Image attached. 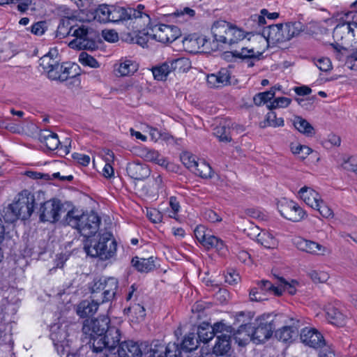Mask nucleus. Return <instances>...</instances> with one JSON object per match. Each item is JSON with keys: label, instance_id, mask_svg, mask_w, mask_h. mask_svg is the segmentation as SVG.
Masks as SVG:
<instances>
[{"label": "nucleus", "instance_id": "f257e3e1", "mask_svg": "<svg viewBox=\"0 0 357 357\" xmlns=\"http://www.w3.org/2000/svg\"><path fill=\"white\" fill-rule=\"evenodd\" d=\"M110 319L107 316H100L97 319H86L84 321L82 332L85 338L89 339V344L93 352L104 351L106 357L114 351L119 344L121 333L115 326H109Z\"/></svg>", "mask_w": 357, "mask_h": 357}, {"label": "nucleus", "instance_id": "f03ea898", "mask_svg": "<svg viewBox=\"0 0 357 357\" xmlns=\"http://www.w3.org/2000/svg\"><path fill=\"white\" fill-rule=\"evenodd\" d=\"M57 34L62 38L75 36V38L69 43V47L73 49L93 50L97 47L96 40L98 38V33L86 24L73 26L69 19L59 24Z\"/></svg>", "mask_w": 357, "mask_h": 357}, {"label": "nucleus", "instance_id": "7ed1b4c3", "mask_svg": "<svg viewBox=\"0 0 357 357\" xmlns=\"http://www.w3.org/2000/svg\"><path fill=\"white\" fill-rule=\"evenodd\" d=\"M84 250L87 255L106 261L116 256L117 243L111 232L105 231L85 239Z\"/></svg>", "mask_w": 357, "mask_h": 357}, {"label": "nucleus", "instance_id": "20e7f679", "mask_svg": "<svg viewBox=\"0 0 357 357\" xmlns=\"http://www.w3.org/2000/svg\"><path fill=\"white\" fill-rule=\"evenodd\" d=\"M35 197L27 190H22L3 211V219L13 223L18 219L27 220L34 211Z\"/></svg>", "mask_w": 357, "mask_h": 357}, {"label": "nucleus", "instance_id": "39448f33", "mask_svg": "<svg viewBox=\"0 0 357 357\" xmlns=\"http://www.w3.org/2000/svg\"><path fill=\"white\" fill-rule=\"evenodd\" d=\"M66 222L68 225L76 229L86 239L96 236V234L99 229L100 218L93 212L83 213L79 215L77 211L71 210L66 215Z\"/></svg>", "mask_w": 357, "mask_h": 357}, {"label": "nucleus", "instance_id": "423d86ee", "mask_svg": "<svg viewBox=\"0 0 357 357\" xmlns=\"http://www.w3.org/2000/svg\"><path fill=\"white\" fill-rule=\"evenodd\" d=\"M118 287L119 281L116 278H100L94 281L91 287V298L102 303L112 301L115 298Z\"/></svg>", "mask_w": 357, "mask_h": 357}, {"label": "nucleus", "instance_id": "0eeeda50", "mask_svg": "<svg viewBox=\"0 0 357 357\" xmlns=\"http://www.w3.org/2000/svg\"><path fill=\"white\" fill-rule=\"evenodd\" d=\"M351 29L349 22H344L338 23L333 29L334 42L331 45L336 59H340L342 52H346L347 47L344 45L352 42Z\"/></svg>", "mask_w": 357, "mask_h": 357}, {"label": "nucleus", "instance_id": "6e6552de", "mask_svg": "<svg viewBox=\"0 0 357 357\" xmlns=\"http://www.w3.org/2000/svg\"><path fill=\"white\" fill-rule=\"evenodd\" d=\"M275 330L273 320L270 316H261L252 324V340L257 343H262L268 340Z\"/></svg>", "mask_w": 357, "mask_h": 357}, {"label": "nucleus", "instance_id": "1a4fd4ad", "mask_svg": "<svg viewBox=\"0 0 357 357\" xmlns=\"http://www.w3.org/2000/svg\"><path fill=\"white\" fill-rule=\"evenodd\" d=\"M277 206L283 218L294 222L303 220L307 215L303 208L293 200L282 198L278 201Z\"/></svg>", "mask_w": 357, "mask_h": 357}, {"label": "nucleus", "instance_id": "9d476101", "mask_svg": "<svg viewBox=\"0 0 357 357\" xmlns=\"http://www.w3.org/2000/svg\"><path fill=\"white\" fill-rule=\"evenodd\" d=\"M151 31L152 33L150 35L152 36V38L162 43H172L181 35L178 26L164 24L154 25Z\"/></svg>", "mask_w": 357, "mask_h": 357}, {"label": "nucleus", "instance_id": "9b49d317", "mask_svg": "<svg viewBox=\"0 0 357 357\" xmlns=\"http://www.w3.org/2000/svg\"><path fill=\"white\" fill-rule=\"evenodd\" d=\"M194 234L197 240L207 249L215 248L221 251L225 248L224 241L214 235L208 234L204 225H198L195 229Z\"/></svg>", "mask_w": 357, "mask_h": 357}, {"label": "nucleus", "instance_id": "f8f14e48", "mask_svg": "<svg viewBox=\"0 0 357 357\" xmlns=\"http://www.w3.org/2000/svg\"><path fill=\"white\" fill-rule=\"evenodd\" d=\"M149 347L147 342H138L128 340L119 344L116 354L118 357H142Z\"/></svg>", "mask_w": 357, "mask_h": 357}, {"label": "nucleus", "instance_id": "ddd939ff", "mask_svg": "<svg viewBox=\"0 0 357 357\" xmlns=\"http://www.w3.org/2000/svg\"><path fill=\"white\" fill-rule=\"evenodd\" d=\"M62 205L59 201L50 200L45 202L40 208V220L41 222L54 223L60 218Z\"/></svg>", "mask_w": 357, "mask_h": 357}, {"label": "nucleus", "instance_id": "4468645a", "mask_svg": "<svg viewBox=\"0 0 357 357\" xmlns=\"http://www.w3.org/2000/svg\"><path fill=\"white\" fill-rule=\"evenodd\" d=\"M257 287L252 288L250 291V298L253 301H260L264 300L261 294L266 292H270L275 296L282 295V287L274 286L270 281L262 280L258 281Z\"/></svg>", "mask_w": 357, "mask_h": 357}, {"label": "nucleus", "instance_id": "2eb2a0df", "mask_svg": "<svg viewBox=\"0 0 357 357\" xmlns=\"http://www.w3.org/2000/svg\"><path fill=\"white\" fill-rule=\"evenodd\" d=\"M300 339L307 346L318 349L324 344L323 335L317 329L310 327H305L301 331Z\"/></svg>", "mask_w": 357, "mask_h": 357}, {"label": "nucleus", "instance_id": "dca6fc26", "mask_svg": "<svg viewBox=\"0 0 357 357\" xmlns=\"http://www.w3.org/2000/svg\"><path fill=\"white\" fill-rule=\"evenodd\" d=\"M231 24L224 21H216L212 26L211 31L214 40L221 45L227 44V34L230 29Z\"/></svg>", "mask_w": 357, "mask_h": 357}, {"label": "nucleus", "instance_id": "f3484780", "mask_svg": "<svg viewBox=\"0 0 357 357\" xmlns=\"http://www.w3.org/2000/svg\"><path fill=\"white\" fill-rule=\"evenodd\" d=\"M326 318L328 321L337 326H343L346 323V316L340 311L337 303H329L325 307Z\"/></svg>", "mask_w": 357, "mask_h": 357}, {"label": "nucleus", "instance_id": "a211bd4d", "mask_svg": "<svg viewBox=\"0 0 357 357\" xmlns=\"http://www.w3.org/2000/svg\"><path fill=\"white\" fill-rule=\"evenodd\" d=\"M138 70V64L133 60L127 58L121 59L114 65L116 75L121 77L133 75Z\"/></svg>", "mask_w": 357, "mask_h": 357}, {"label": "nucleus", "instance_id": "6ab92c4d", "mask_svg": "<svg viewBox=\"0 0 357 357\" xmlns=\"http://www.w3.org/2000/svg\"><path fill=\"white\" fill-rule=\"evenodd\" d=\"M231 74L227 68H221L218 73L207 76V84L211 88H218L230 83Z\"/></svg>", "mask_w": 357, "mask_h": 357}, {"label": "nucleus", "instance_id": "aec40b11", "mask_svg": "<svg viewBox=\"0 0 357 357\" xmlns=\"http://www.w3.org/2000/svg\"><path fill=\"white\" fill-rule=\"evenodd\" d=\"M128 175L135 180H143L150 175V169L146 165L139 162H129L126 167Z\"/></svg>", "mask_w": 357, "mask_h": 357}, {"label": "nucleus", "instance_id": "412c9836", "mask_svg": "<svg viewBox=\"0 0 357 357\" xmlns=\"http://www.w3.org/2000/svg\"><path fill=\"white\" fill-rule=\"evenodd\" d=\"M40 66L43 68L47 75L49 79H56V73L53 70L54 68H58L59 60L56 57L54 58L51 52L44 55L40 59ZM59 78V77H57Z\"/></svg>", "mask_w": 357, "mask_h": 357}, {"label": "nucleus", "instance_id": "4be33fe9", "mask_svg": "<svg viewBox=\"0 0 357 357\" xmlns=\"http://www.w3.org/2000/svg\"><path fill=\"white\" fill-rule=\"evenodd\" d=\"M296 244L299 250L313 255H324L327 251V248L324 245L304 238L299 239Z\"/></svg>", "mask_w": 357, "mask_h": 357}, {"label": "nucleus", "instance_id": "5701e85b", "mask_svg": "<svg viewBox=\"0 0 357 357\" xmlns=\"http://www.w3.org/2000/svg\"><path fill=\"white\" fill-rule=\"evenodd\" d=\"M38 139L49 150L54 151L57 149L61 150L62 149V146L59 148L61 142L57 134L49 130H41L39 133Z\"/></svg>", "mask_w": 357, "mask_h": 357}, {"label": "nucleus", "instance_id": "b1692460", "mask_svg": "<svg viewBox=\"0 0 357 357\" xmlns=\"http://www.w3.org/2000/svg\"><path fill=\"white\" fill-rule=\"evenodd\" d=\"M298 194L299 197L311 208L317 206L318 201L321 198L318 192L307 186L301 188Z\"/></svg>", "mask_w": 357, "mask_h": 357}, {"label": "nucleus", "instance_id": "393cba45", "mask_svg": "<svg viewBox=\"0 0 357 357\" xmlns=\"http://www.w3.org/2000/svg\"><path fill=\"white\" fill-rule=\"evenodd\" d=\"M262 36L267 43H283L285 38L281 36V24L268 25L262 31Z\"/></svg>", "mask_w": 357, "mask_h": 357}, {"label": "nucleus", "instance_id": "a878e982", "mask_svg": "<svg viewBox=\"0 0 357 357\" xmlns=\"http://www.w3.org/2000/svg\"><path fill=\"white\" fill-rule=\"evenodd\" d=\"M234 339L240 346L246 345L250 340H252V324H245L239 326L234 333Z\"/></svg>", "mask_w": 357, "mask_h": 357}, {"label": "nucleus", "instance_id": "bb28decb", "mask_svg": "<svg viewBox=\"0 0 357 357\" xmlns=\"http://www.w3.org/2000/svg\"><path fill=\"white\" fill-rule=\"evenodd\" d=\"M50 337L57 349H59V347L62 348L63 355L65 354V352H68V350H66L69 347L68 340H67V333L66 330L58 328L56 331H54L51 333Z\"/></svg>", "mask_w": 357, "mask_h": 357}, {"label": "nucleus", "instance_id": "cd10ccee", "mask_svg": "<svg viewBox=\"0 0 357 357\" xmlns=\"http://www.w3.org/2000/svg\"><path fill=\"white\" fill-rule=\"evenodd\" d=\"M298 329L296 326H284L275 331V337L281 342L290 343L298 335Z\"/></svg>", "mask_w": 357, "mask_h": 357}, {"label": "nucleus", "instance_id": "c85d7f7f", "mask_svg": "<svg viewBox=\"0 0 357 357\" xmlns=\"http://www.w3.org/2000/svg\"><path fill=\"white\" fill-rule=\"evenodd\" d=\"M131 263L132 266L142 273L150 272L155 267V260L153 257L146 259L135 257L132 259Z\"/></svg>", "mask_w": 357, "mask_h": 357}, {"label": "nucleus", "instance_id": "c756f323", "mask_svg": "<svg viewBox=\"0 0 357 357\" xmlns=\"http://www.w3.org/2000/svg\"><path fill=\"white\" fill-rule=\"evenodd\" d=\"M100 303L99 301H95L93 298H92L91 302L84 301L78 305L77 313L81 317L93 315L98 310Z\"/></svg>", "mask_w": 357, "mask_h": 357}, {"label": "nucleus", "instance_id": "7c9ffc66", "mask_svg": "<svg viewBox=\"0 0 357 357\" xmlns=\"http://www.w3.org/2000/svg\"><path fill=\"white\" fill-rule=\"evenodd\" d=\"M231 336L229 334H220L217 335V340L213 347L214 352L219 356L226 354L230 349Z\"/></svg>", "mask_w": 357, "mask_h": 357}, {"label": "nucleus", "instance_id": "2f4dec72", "mask_svg": "<svg viewBox=\"0 0 357 357\" xmlns=\"http://www.w3.org/2000/svg\"><path fill=\"white\" fill-rule=\"evenodd\" d=\"M142 156L146 161L154 162L161 167H167V160L165 157L161 155L157 151L145 149L142 151Z\"/></svg>", "mask_w": 357, "mask_h": 357}, {"label": "nucleus", "instance_id": "473e14b6", "mask_svg": "<svg viewBox=\"0 0 357 357\" xmlns=\"http://www.w3.org/2000/svg\"><path fill=\"white\" fill-rule=\"evenodd\" d=\"M111 5L100 4L92 13L91 16L93 20L100 23L109 22Z\"/></svg>", "mask_w": 357, "mask_h": 357}, {"label": "nucleus", "instance_id": "72a5a7b5", "mask_svg": "<svg viewBox=\"0 0 357 357\" xmlns=\"http://www.w3.org/2000/svg\"><path fill=\"white\" fill-rule=\"evenodd\" d=\"M172 66L169 61L153 67L152 73L154 78L159 81L165 80L168 75L172 72Z\"/></svg>", "mask_w": 357, "mask_h": 357}, {"label": "nucleus", "instance_id": "f704fd0d", "mask_svg": "<svg viewBox=\"0 0 357 357\" xmlns=\"http://www.w3.org/2000/svg\"><path fill=\"white\" fill-rule=\"evenodd\" d=\"M294 126L297 130L308 137H312L315 134L312 126L305 119L301 116H296L294 120Z\"/></svg>", "mask_w": 357, "mask_h": 357}, {"label": "nucleus", "instance_id": "c9c22d12", "mask_svg": "<svg viewBox=\"0 0 357 357\" xmlns=\"http://www.w3.org/2000/svg\"><path fill=\"white\" fill-rule=\"evenodd\" d=\"M340 61L344 62V64L351 70H357V49L349 50L348 48L346 52H342Z\"/></svg>", "mask_w": 357, "mask_h": 357}, {"label": "nucleus", "instance_id": "e433bc0d", "mask_svg": "<svg viewBox=\"0 0 357 357\" xmlns=\"http://www.w3.org/2000/svg\"><path fill=\"white\" fill-rule=\"evenodd\" d=\"M257 241L268 249H273L278 245L277 239L268 231H263L257 236Z\"/></svg>", "mask_w": 357, "mask_h": 357}, {"label": "nucleus", "instance_id": "4c0bfd02", "mask_svg": "<svg viewBox=\"0 0 357 357\" xmlns=\"http://www.w3.org/2000/svg\"><path fill=\"white\" fill-rule=\"evenodd\" d=\"M229 126L230 122L225 121L223 123H221L215 128L214 135L220 141L229 142L231 140Z\"/></svg>", "mask_w": 357, "mask_h": 357}, {"label": "nucleus", "instance_id": "58836bf2", "mask_svg": "<svg viewBox=\"0 0 357 357\" xmlns=\"http://www.w3.org/2000/svg\"><path fill=\"white\" fill-rule=\"evenodd\" d=\"M144 9V6L142 4H139L137 6V8H133L130 7L126 8V11L128 14H126V21L132 19H144V22H149L150 17L149 15L143 11Z\"/></svg>", "mask_w": 357, "mask_h": 357}, {"label": "nucleus", "instance_id": "ea45409f", "mask_svg": "<svg viewBox=\"0 0 357 357\" xmlns=\"http://www.w3.org/2000/svg\"><path fill=\"white\" fill-rule=\"evenodd\" d=\"M227 36L228 38L227 45H231L243 40L246 37V34L243 29L231 24Z\"/></svg>", "mask_w": 357, "mask_h": 357}, {"label": "nucleus", "instance_id": "a19ab883", "mask_svg": "<svg viewBox=\"0 0 357 357\" xmlns=\"http://www.w3.org/2000/svg\"><path fill=\"white\" fill-rule=\"evenodd\" d=\"M58 66L61 68H58L56 70V68H53V70L56 73V77H59V78L56 79H50L51 80L59 81V82H65L70 77L71 74V70L73 66L69 63H58Z\"/></svg>", "mask_w": 357, "mask_h": 357}, {"label": "nucleus", "instance_id": "79ce46f5", "mask_svg": "<svg viewBox=\"0 0 357 357\" xmlns=\"http://www.w3.org/2000/svg\"><path fill=\"white\" fill-rule=\"evenodd\" d=\"M126 8L111 5L109 22L116 23L121 21H126Z\"/></svg>", "mask_w": 357, "mask_h": 357}, {"label": "nucleus", "instance_id": "37998d69", "mask_svg": "<svg viewBox=\"0 0 357 357\" xmlns=\"http://www.w3.org/2000/svg\"><path fill=\"white\" fill-rule=\"evenodd\" d=\"M172 66V71L177 73H184L188 70L191 67L190 60L185 57H180L176 59L169 60Z\"/></svg>", "mask_w": 357, "mask_h": 357}, {"label": "nucleus", "instance_id": "c03bdc74", "mask_svg": "<svg viewBox=\"0 0 357 357\" xmlns=\"http://www.w3.org/2000/svg\"><path fill=\"white\" fill-rule=\"evenodd\" d=\"M232 54L234 57L245 60L246 59H260L262 52H255L253 48L243 47L240 51L235 50L232 52Z\"/></svg>", "mask_w": 357, "mask_h": 357}, {"label": "nucleus", "instance_id": "a18cd8bd", "mask_svg": "<svg viewBox=\"0 0 357 357\" xmlns=\"http://www.w3.org/2000/svg\"><path fill=\"white\" fill-rule=\"evenodd\" d=\"M198 340L204 343H207L215 336L214 332L211 328V326L204 324L200 326L197 329V333Z\"/></svg>", "mask_w": 357, "mask_h": 357}, {"label": "nucleus", "instance_id": "49530a36", "mask_svg": "<svg viewBox=\"0 0 357 357\" xmlns=\"http://www.w3.org/2000/svg\"><path fill=\"white\" fill-rule=\"evenodd\" d=\"M197 335L191 333L185 336L183 342L181 344V349L185 351H191L197 348L198 337Z\"/></svg>", "mask_w": 357, "mask_h": 357}, {"label": "nucleus", "instance_id": "de8ad7c7", "mask_svg": "<svg viewBox=\"0 0 357 357\" xmlns=\"http://www.w3.org/2000/svg\"><path fill=\"white\" fill-rule=\"evenodd\" d=\"M197 167L192 171L195 174L203 178H210L213 176L211 167L204 160L198 161Z\"/></svg>", "mask_w": 357, "mask_h": 357}, {"label": "nucleus", "instance_id": "09e8293b", "mask_svg": "<svg viewBox=\"0 0 357 357\" xmlns=\"http://www.w3.org/2000/svg\"><path fill=\"white\" fill-rule=\"evenodd\" d=\"M275 95V88H271L269 91L258 93L253 98L254 103L257 106H260L267 103L268 101L271 102V100L274 98Z\"/></svg>", "mask_w": 357, "mask_h": 357}, {"label": "nucleus", "instance_id": "8fccbe9b", "mask_svg": "<svg viewBox=\"0 0 357 357\" xmlns=\"http://www.w3.org/2000/svg\"><path fill=\"white\" fill-rule=\"evenodd\" d=\"M304 29L303 24L300 22H288L285 24L284 31H287L286 38L291 39L298 36Z\"/></svg>", "mask_w": 357, "mask_h": 357}, {"label": "nucleus", "instance_id": "3c124183", "mask_svg": "<svg viewBox=\"0 0 357 357\" xmlns=\"http://www.w3.org/2000/svg\"><path fill=\"white\" fill-rule=\"evenodd\" d=\"M124 312L133 314L137 320H142L146 316L144 307L139 303H134L125 308Z\"/></svg>", "mask_w": 357, "mask_h": 357}, {"label": "nucleus", "instance_id": "603ef678", "mask_svg": "<svg viewBox=\"0 0 357 357\" xmlns=\"http://www.w3.org/2000/svg\"><path fill=\"white\" fill-rule=\"evenodd\" d=\"M278 287H282V294L284 291H287L290 295H294L296 293V286L298 282L296 280H292L291 282L287 281L283 278H279Z\"/></svg>", "mask_w": 357, "mask_h": 357}, {"label": "nucleus", "instance_id": "864d4df0", "mask_svg": "<svg viewBox=\"0 0 357 357\" xmlns=\"http://www.w3.org/2000/svg\"><path fill=\"white\" fill-rule=\"evenodd\" d=\"M143 355L146 357H167L166 348L164 349L163 346L161 345H155L153 348L152 346L149 345Z\"/></svg>", "mask_w": 357, "mask_h": 357}, {"label": "nucleus", "instance_id": "5fc2aeb1", "mask_svg": "<svg viewBox=\"0 0 357 357\" xmlns=\"http://www.w3.org/2000/svg\"><path fill=\"white\" fill-rule=\"evenodd\" d=\"M308 275L316 284L324 283L329 279V275L327 272L319 270H312L308 273Z\"/></svg>", "mask_w": 357, "mask_h": 357}, {"label": "nucleus", "instance_id": "6e6d98bb", "mask_svg": "<svg viewBox=\"0 0 357 357\" xmlns=\"http://www.w3.org/2000/svg\"><path fill=\"white\" fill-rule=\"evenodd\" d=\"M181 160L183 164L192 172L198 165L196 157L188 152L183 153L181 155Z\"/></svg>", "mask_w": 357, "mask_h": 357}, {"label": "nucleus", "instance_id": "4d7b16f0", "mask_svg": "<svg viewBox=\"0 0 357 357\" xmlns=\"http://www.w3.org/2000/svg\"><path fill=\"white\" fill-rule=\"evenodd\" d=\"M291 102V100L286 97H279L275 98L273 101L269 102L267 105L268 108L271 110L277 108H284L288 107Z\"/></svg>", "mask_w": 357, "mask_h": 357}, {"label": "nucleus", "instance_id": "13d9d810", "mask_svg": "<svg viewBox=\"0 0 357 357\" xmlns=\"http://www.w3.org/2000/svg\"><path fill=\"white\" fill-rule=\"evenodd\" d=\"M317 205V206L312 207V208L317 210L324 218H329L333 217L332 209L326 204L321 198L318 201Z\"/></svg>", "mask_w": 357, "mask_h": 357}, {"label": "nucleus", "instance_id": "bf43d9fd", "mask_svg": "<svg viewBox=\"0 0 357 357\" xmlns=\"http://www.w3.org/2000/svg\"><path fill=\"white\" fill-rule=\"evenodd\" d=\"M266 123L267 126L272 127H280L284 126V120L282 118H278L275 112H269L266 116Z\"/></svg>", "mask_w": 357, "mask_h": 357}, {"label": "nucleus", "instance_id": "052dcab7", "mask_svg": "<svg viewBox=\"0 0 357 357\" xmlns=\"http://www.w3.org/2000/svg\"><path fill=\"white\" fill-rule=\"evenodd\" d=\"M214 332L215 335H218V333L221 334H229L230 335L233 332V328L231 326L226 325L223 321H219L213 324L211 326Z\"/></svg>", "mask_w": 357, "mask_h": 357}, {"label": "nucleus", "instance_id": "680f3d73", "mask_svg": "<svg viewBox=\"0 0 357 357\" xmlns=\"http://www.w3.org/2000/svg\"><path fill=\"white\" fill-rule=\"evenodd\" d=\"M79 61L84 66H88L91 68H98L99 66L96 59L86 52L80 54Z\"/></svg>", "mask_w": 357, "mask_h": 357}, {"label": "nucleus", "instance_id": "e2e57ef3", "mask_svg": "<svg viewBox=\"0 0 357 357\" xmlns=\"http://www.w3.org/2000/svg\"><path fill=\"white\" fill-rule=\"evenodd\" d=\"M314 64L323 72H328L332 69V63L330 59L321 57L314 60Z\"/></svg>", "mask_w": 357, "mask_h": 357}, {"label": "nucleus", "instance_id": "0e129e2a", "mask_svg": "<svg viewBox=\"0 0 357 357\" xmlns=\"http://www.w3.org/2000/svg\"><path fill=\"white\" fill-rule=\"evenodd\" d=\"M30 31L36 36H42L47 30L46 23L43 21H40L34 23L29 29Z\"/></svg>", "mask_w": 357, "mask_h": 357}, {"label": "nucleus", "instance_id": "69168bd1", "mask_svg": "<svg viewBox=\"0 0 357 357\" xmlns=\"http://www.w3.org/2000/svg\"><path fill=\"white\" fill-rule=\"evenodd\" d=\"M66 82V85L70 89L78 88L81 84L80 75L77 73L71 74L70 77L68 78Z\"/></svg>", "mask_w": 357, "mask_h": 357}, {"label": "nucleus", "instance_id": "338daca9", "mask_svg": "<svg viewBox=\"0 0 357 357\" xmlns=\"http://www.w3.org/2000/svg\"><path fill=\"white\" fill-rule=\"evenodd\" d=\"M225 282L229 284L234 285L238 283L240 276L235 271L230 270L227 272L225 275Z\"/></svg>", "mask_w": 357, "mask_h": 357}, {"label": "nucleus", "instance_id": "774afa93", "mask_svg": "<svg viewBox=\"0 0 357 357\" xmlns=\"http://www.w3.org/2000/svg\"><path fill=\"white\" fill-rule=\"evenodd\" d=\"M319 348L320 349L319 357H335L334 351L329 345L326 344L325 341L324 344H322V346Z\"/></svg>", "mask_w": 357, "mask_h": 357}]
</instances>
